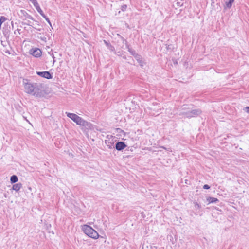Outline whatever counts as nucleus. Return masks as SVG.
I'll list each match as a JSON object with an SVG mask.
<instances>
[{"mask_svg":"<svg viewBox=\"0 0 249 249\" xmlns=\"http://www.w3.org/2000/svg\"><path fill=\"white\" fill-rule=\"evenodd\" d=\"M1 44L3 46H5V45H4V43H3V41H1Z\"/></svg>","mask_w":249,"mask_h":249,"instance_id":"nucleus-47","label":"nucleus"},{"mask_svg":"<svg viewBox=\"0 0 249 249\" xmlns=\"http://www.w3.org/2000/svg\"><path fill=\"white\" fill-rule=\"evenodd\" d=\"M85 121V120L84 119H83L82 117L79 116L78 120H77V121L76 122V124L77 125H79L80 126H81L83 124V123Z\"/></svg>","mask_w":249,"mask_h":249,"instance_id":"nucleus-20","label":"nucleus"},{"mask_svg":"<svg viewBox=\"0 0 249 249\" xmlns=\"http://www.w3.org/2000/svg\"><path fill=\"white\" fill-rule=\"evenodd\" d=\"M41 16L44 18L45 20H46V21L49 23V24L52 26V25H51V21L49 19V18H48V17L47 16H46L45 15V14L44 13V12L43 13V14H41Z\"/></svg>","mask_w":249,"mask_h":249,"instance_id":"nucleus-23","label":"nucleus"},{"mask_svg":"<svg viewBox=\"0 0 249 249\" xmlns=\"http://www.w3.org/2000/svg\"><path fill=\"white\" fill-rule=\"evenodd\" d=\"M4 196L5 198L7 197V194L6 193H4Z\"/></svg>","mask_w":249,"mask_h":249,"instance_id":"nucleus-46","label":"nucleus"},{"mask_svg":"<svg viewBox=\"0 0 249 249\" xmlns=\"http://www.w3.org/2000/svg\"><path fill=\"white\" fill-rule=\"evenodd\" d=\"M170 240L172 242L173 244H174L173 238L172 236H170Z\"/></svg>","mask_w":249,"mask_h":249,"instance_id":"nucleus-42","label":"nucleus"},{"mask_svg":"<svg viewBox=\"0 0 249 249\" xmlns=\"http://www.w3.org/2000/svg\"><path fill=\"white\" fill-rule=\"evenodd\" d=\"M116 132L119 133H124V131L123 130H122L121 128H117L116 129Z\"/></svg>","mask_w":249,"mask_h":249,"instance_id":"nucleus-35","label":"nucleus"},{"mask_svg":"<svg viewBox=\"0 0 249 249\" xmlns=\"http://www.w3.org/2000/svg\"><path fill=\"white\" fill-rule=\"evenodd\" d=\"M34 7L36 8V10L40 15L43 14V12L41 9L38 3H37L36 5H35Z\"/></svg>","mask_w":249,"mask_h":249,"instance_id":"nucleus-22","label":"nucleus"},{"mask_svg":"<svg viewBox=\"0 0 249 249\" xmlns=\"http://www.w3.org/2000/svg\"><path fill=\"white\" fill-rule=\"evenodd\" d=\"M21 24L22 25H27L28 26H32V25L31 24V22L29 20H28L27 22H22Z\"/></svg>","mask_w":249,"mask_h":249,"instance_id":"nucleus-33","label":"nucleus"},{"mask_svg":"<svg viewBox=\"0 0 249 249\" xmlns=\"http://www.w3.org/2000/svg\"><path fill=\"white\" fill-rule=\"evenodd\" d=\"M182 0H181V1L177 2L175 4H174L173 5V7L175 8L176 9H177L179 7H181L183 6V3L181 2Z\"/></svg>","mask_w":249,"mask_h":249,"instance_id":"nucleus-21","label":"nucleus"},{"mask_svg":"<svg viewBox=\"0 0 249 249\" xmlns=\"http://www.w3.org/2000/svg\"><path fill=\"white\" fill-rule=\"evenodd\" d=\"M7 18L4 16H1L0 18V25L1 26L2 24L5 22Z\"/></svg>","mask_w":249,"mask_h":249,"instance_id":"nucleus-26","label":"nucleus"},{"mask_svg":"<svg viewBox=\"0 0 249 249\" xmlns=\"http://www.w3.org/2000/svg\"><path fill=\"white\" fill-rule=\"evenodd\" d=\"M41 16L44 18L45 20H46V21L49 23V24L52 26V25H51V21L49 19V18H48V17L47 16H46L45 15V14L44 13V12L43 13V14H41Z\"/></svg>","mask_w":249,"mask_h":249,"instance_id":"nucleus-24","label":"nucleus"},{"mask_svg":"<svg viewBox=\"0 0 249 249\" xmlns=\"http://www.w3.org/2000/svg\"><path fill=\"white\" fill-rule=\"evenodd\" d=\"M126 148H127L125 150V151H133V146H129V147H127Z\"/></svg>","mask_w":249,"mask_h":249,"instance_id":"nucleus-34","label":"nucleus"},{"mask_svg":"<svg viewBox=\"0 0 249 249\" xmlns=\"http://www.w3.org/2000/svg\"><path fill=\"white\" fill-rule=\"evenodd\" d=\"M210 187H211L210 186H209L208 184H205L203 186V188L204 189H206V190L209 189L210 188Z\"/></svg>","mask_w":249,"mask_h":249,"instance_id":"nucleus-37","label":"nucleus"},{"mask_svg":"<svg viewBox=\"0 0 249 249\" xmlns=\"http://www.w3.org/2000/svg\"><path fill=\"white\" fill-rule=\"evenodd\" d=\"M126 48L128 49V51L130 53V54L133 55L134 57L135 56H136L138 53H136V51L132 49L131 48L129 47V45L128 44V46H126Z\"/></svg>","mask_w":249,"mask_h":249,"instance_id":"nucleus-18","label":"nucleus"},{"mask_svg":"<svg viewBox=\"0 0 249 249\" xmlns=\"http://www.w3.org/2000/svg\"><path fill=\"white\" fill-rule=\"evenodd\" d=\"M4 202V201L3 200H1V201H0V209L2 208V207L3 206V203Z\"/></svg>","mask_w":249,"mask_h":249,"instance_id":"nucleus-40","label":"nucleus"},{"mask_svg":"<svg viewBox=\"0 0 249 249\" xmlns=\"http://www.w3.org/2000/svg\"><path fill=\"white\" fill-rule=\"evenodd\" d=\"M142 249H143V248Z\"/></svg>","mask_w":249,"mask_h":249,"instance_id":"nucleus-54","label":"nucleus"},{"mask_svg":"<svg viewBox=\"0 0 249 249\" xmlns=\"http://www.w3.org/2000/svg\"><path fill=\"white\" fill-rule=\"evenodd\" d=\"M36 22V24L38 26H40V24H39V22L36 20H35V21Z\"/></svg>","mask_w":249,"mask_h":249,"instance_id":"nucleus-41","label":"nucleus"},{"mask_svg":"<svg viewBox=\"0 0 249 249\" xmlns=\"http://www.w3.org/2000/svg\"><path fill=\"white\" fill-rule=\"evenodd\" d=\"M6 53H8V54H10V52L9 51H6Z\"/></svg>","mask_w":249,"mask_h":249,"instance_id":"nucleus-48","label":"nucleus"},{"mask_svg":"<svg viewBox=\"0 0 249 249\" xmlns=\"http://www.w3.org/2000/svg\"><path fill=\"white\" fill-rule=\"evenodd\" d=\"M182 115H185L187 118H190L192 117V115L190 113V111L186 112H182Z\"/></svg>","mask_w":249,"mask_h":249,"instance_id":"nucleus-27","label":"nucleus"},{"mask_svg":"<svg viewBox=\"0 0 249 249\" xmlns=\"http://www.w3.org/2000/svg\"><path fill=\"white\" fill-rule=\"evenodd\" d=\"M127 147V145L126 144L125 142L122 141H118L116 142L113 147L118 151H122Z\"/></svg>","mask_w":249,"mask_h":249,"instance_id":"nucleus-8","label":"nucleus"},{"mask_svg":"<svg viewBox=\"0 0 249 249\" xmlns=\"http://www.w3.org/2000/svg\"><path fill=\"white\" fill-rule=\"evenodd\" d=\"M162 148L165 149V150H167L166 148L164 147H162Z\"/></svg>","mask_w":249,"mask_h":249,"instance_id":"nucleus-51","label":"nucleus"},{"mask_svg":"<svg viewBox=\"0 0 249 249\" xmlns=\"http://www.w3.org/2000/svg\"><path fill=\"white\" fill-rule=\"evenodd\" d=\"M37 75L47 79L53 78V73L49 71H36Z\"/></svg>","mask_w":249,"mask_h":249,"instance_id":"nucleus-7","label":"nucleus"},{"mask_svg":"<svg viewBox=\"0 0 249 249\" xmlns=\"http://www.w3.org/2000/svg\"><path fill=\"white\" fill-rule=\"evenodd\" d=\"M34 86L35 90L32 95L36 97H43L45 95V92L44 90L41 89L42 87V84L34 83Z\"/></svg>","mask_w":249,"mask_h":249,"instance_id":"nucleus-2","label":"nucleus"},{"mask_svg":"<svg viewBox=\"0 0 249 249\" xmlns=\"http://www.w3.org/2000/svg\"><path fill=\"white\" fill-rule=\"evenodd\" d=\"M202 111L200 109H193L190 111L192 115V117L197 116L202 113Z\"/></svg>","mask_w":249,"mask_h":249,"instance_id":"nucleus-13","label":"nucleus"},{"mask_svg":"<svg viewBox=\"0 0 249 249\" xmlns=\"http://www.w3.org/2000/svg\"><path fill=\"white\" fill-rule=\"evenodd\" d=\"M18 181V177L15 175H13L10 177V182L11 184L15 183L17 182Z\"/></svg>","mask_w":249,"mask_h":249,"instance_id":"nucleus-19","label":"nucleus"},{"mask_svg":"<svg viewBox=\"0 0 249 249\" xmlns=\"http://www.w3.org/2000/svg\"><path fill=\"white\" fill-rule=\"evenodd\" d=\"M81 129L84 132L88 133L89 130L94 129V125L90 122L86 120L84 121L81 126Z\"/></svg>","mask_w":249,"mask_h":249,"instance_id":"nucleus-5","label":"nucleus"},{"mask_svg":"<svg viewBox=\"0 0 249 249\" xmlns=\"http://www.w3.org/2000/svg\"><path fill=\"white\" fill-rule=\"evenodd\" d=\"M103 42L108 49H109L111 52H114L115 53V49L114 47L110 44V43L106 40H104Z\"/></svg>","mask_w":249,"mask_h":249,"instance_id":"nucleus-12","label":"nucleus"},{"mask_svg":"<svg viewBox=\"0 0 249 249\" xmlns=\"http://www.w3.org/2000/svg\"><path fill=\"white\" fill-rule=\"evenodd\" d=\"M173 62L174 64L175 65H177L178 64V61L176 59H173Z\"/></svg>","mask_w":249,"mask_h":249,"instance_id":"nucleus-39","label":"nucleus"},{"mask_svg":"<svg viewBox=\"0 0 249 249\" xmlns=\"http://www.w3.org/2000/svg\"><path fill=\"white\" fill-rule=\"evenodd\" d=\"M66 114L68 118L71 119L75 123L79 117L76 114L72 113L66 112Z\"/></svg>","mask_w":249,"mask_h":249,"instance_id":"nucleus-11","label":"nucleus"},{"mask_svg":"<svg viewBox=\"0 0 249 249\" xmlns=\"http://www.w3.org/2000/svg\"><path fill=\"white\" fill-rule=\"evenodd\" d=\"M206 200L208 202V204L216 203L219 201L217 198L211 196L207 197L206 198Z\"/></svg>","mask_w":249,"mask_h":249,"instance_id":"nucleus-14","label":"nucleus"},{"mask_svg":"<svg viewBox=\"0 0 249 249\" xmlns=\"http://www.w3.org/2000/svg\"><path fill=\"white\" fill-rule=\"evenodd\" d=\"M234 0H228V1L225 2V5L224 6V9L225 10L226 9H230L233 3L234 2Z\"/></svg>","mask_w":249,"mask_h":249,"instance_id":"nucleus-15","label":"nucleus"},{"mask_svg":"<svg viewBox=\"0 0 249 249\" xmlns=\"http://www.w3.org/2000/svg\"><path fill=\"white\" fill-rule=\"evenodd\" d=\"M123 57L124 59H126V56H124Z\"/></svg>","mask_w":249,"mask_h":249,"instance_id":"nucleus-49","label":"nucleus"},{"mask_svg":"<svg viewBox=\"0 0 249 249\" xmlns=\"http://www.w3.org/2000/svg\"><path fill=\"white\" fill-rule=\"evenodd\" d=\"M247 113L249 114V106L246 107L244 109Z\"/></svg>","mask_w":249,"mask_h":249,"instance_id":"nucleus-38","label":"nucleus"},{"mask_svg":"<svg viewBox=\"0 0 249 249\" xmlns=\"http://www.w3.org/2000/svg\"><path fill=\"white\" fill-rule=\"evenodd\" d=\"M185 181H185V183H187V180H186Z\"/></svg>","mask_w":249,"mask_h":249,"instance_id":"nucleus-53","label":"nucleus"},{"mask_svg":"<svg viewBox=\"0 0 249 249\" xmlns=\"http://www.w3.org/2000/svg\"><path fill=\"white\" fill-rule=\"evenodd\" d=\"M147 108H148V109H149V110H151V109H152V107H147Z\"/></svg>","mask_w":249,"mask_h":249,"instance_id":"nucleus-45","label":"nucleus"},{"mask_svg":"<svg viewBox=\"0 0 249 249\" xmlns=\"http://www.w3.org/2000/svg\"><path fill=\"white\" fill-rule=\"evenodd\" d=\"M82 230L86 234L92 238L97 239L99 237L98 233L90 226L83 225Z\"/></svg>","mask_w":249,"mask_h":249,"instance_id":"nucleus-1","label":"nucleus"},{"mask_svg":"<svg viewBox=\"0 0 249 249\" xmlns=\"http://www.w3.org/2000/svg\"><path fill=\"white\" fill-rule=\"evenodd\" d=\"M29 53L36 58H39L42 55V51L38 48H32L29 50Z\"/></svg>","mask_w":249,"mask_h":249,"instance_id":"nucleus-6","label":"nucleus"},{"mask_svg":"<svg viewBox=\"0 0 249 249\" xmlns=\"http://www.w3.org/2000/svg\"><path fill=\"white\" fill-rule=\"evenodd\" d=\"M193 203L194 204V206L195 207V210L196 211V213H199L200 209L202 208L201 205L200 204H199V203H198L196 201H194Z\"/></svg>","mask_w":249,"mask_h":249,"instance_id":"nucleus-17","label":"nucleus"},{"mask_svg":"<svg viewBox=\"0 0 249 249\" xmlns=\"http://www.w3.org/2000/svg\"><path fill=\"white\" fill-rule=\"evenodd\" d=\"M17 31L19 33V34H20V29H17Z\"/></svg>","mask_w":249,"mask_h":249,"instance_id":"nucleus-44","label":"nucleus"},{"mask_svg":"<svg viewBox=\"0 0 249 249\" xmlns=\"http://www.w3.org/2000/svg\"><path fill=\"white\" fill-rule=\"evenodd\" d=\"M157 103H153V105H154V106L155 105H157Z\"/></svg>","mask_w":249,"mask_h":249,"instance_id":"nucleus-50","label":"nucleus"},{"mask_svg":"<svg viewBox=\"0 0 249 249\" xmlns=\"http://www.w3.org/2000/svg\"><path fill=\"white\" fill-rule=\"evenodd\" d=\"M150 248L151 249H164V247H158L157 246H154V244L150 245Z\"/></svg>","mask_w":249,"mask_h":249,"instance_id":"nucleus-28","label":"nucleus"},{"mask_svg":"<svg viewBox=\"0 0 249 249\" xmlns=\"http://www.w3.org/2000/svg\"><path fill=\"white\" fill-rule=\"evenodd\" d=\"M20 13L21 14L20 18L23 19V20H26V19L28 18L35 21L34 18L31 15H29L25 10H21Z\"/></svg>","mask_w":249,"mask_h":249,"instance_id":"nucleus-9","label":"nucleus"},{"mask_svg":"<svg viewBox=\"0 0 249 249\" xmlns=\"http://www.w3.org/2000/svg\"><path fill=\"white\" fill-rule=\"evenodd\" d=\"M118 36H120V37L121 38L122 40L123 41V42H124V41H125V45L128 46V44L127 43V41L124 39L122 36L118 34Z\"/></svg>","mask_w":249,"mask_h":249,"instance_id":"nucleus-30","label":"nucleus"},{"mask_svg":"<svg viewBox=\"0 0 249 249\" xmlns=\"http://www.w3.org/2000/svg\"><path fill=\"white\" fill-rule=\"evenodd\" d=\"M28 81L29 80L27 79H23V84L25 89V92L28 94L32 95L35 90L34 83H29Z\"/></svg>","mask_w":249,"mask_h":249,"instance_id":"nucleus-3","label":"nucleus"},{"mask_svg":"<svg viewBox=\"0 0 249 249\" xmlns=\"http://www.w3.org/2000/svg\"><path fill=\"white\" fill-rule=\"evenodd\" d=\"M107 138L108 139L105 140V143L107 146L108 149H111L114 148V144L115 142H116V137L112 135H107Z\"/></svg>","mask_w":249,"mask_h":249,"instance_id":"nucleus-4","label":"nucleus"},{"mask_svg":"<svg viewBox=\"0 0 249 249\" xmlns=\"http://www.w3.org/2000/svg\"><path fill=\"white\" fill-rule=\"evenodd\" d=\"M35 29H36V30L38 31H41L42 29L41 28H36V27H34Z\"/></svg>","mask_w":249,"mask_h":249,"instance_id":"nucleus-43","label":"nucleus"},{"mask_svg":"<svg viewBox=\"0 0 249 249\" xmlns=\"http://www.w3.org/2000/svg\"><path fill=\"white\" fill-rule=\"evenodd\" d=\"M166 48L167 50L173 51V47L172 44H166Z\"/></svg>","mask_w":249,"mask_h":249,"instance_id":"nucleus-29","label":"nucleus"},{"mask_svg":"<svg viewBox=\"0 0 249 249\" xmlns=\"http://www.w3.org/2000/svg\"><path fill=\"white\" fill-rule=\"evenodd\" d=\"M52 51V50H51V52H49V54L52 56V57L53 58V63H54L55 62V57L54 56V54L53 53V52H51Z\"/></svg>","mask_w":249,"mask_h":249,"instance_id":"nucleus-32","label":"nucleus"},{"mask_svg":"<svg viewBox=\"0 0 249 249\" xmlns=\"http://www.w3.org/2000/svg\"><path fill=\"white\" fill-rule=\"evenodd\" d=\"M134 58L137 61L142 68L144 66V65L145 64L144 59H143L140 54H138L136 55V56H135Z\"/></svg>","mask_w":249,"mask_h":249,"instance_id":"nucleus-10","label":"nucleus"},{"mask_svg":"<svg viewBox=\"0 0 249 249\" xmlns=\"http://www.w3.org/2000/svg\"><path fill=\"white\" fill-rule=\"evenodd\" d=\"M41 16L44 18L45 20H46V21L49 23V24L52 26V25H51V21L49 19V18H48V17L47 16H46L45 15V14L44 13V12L43 13V14H41Z\"/></svg>","mask_w":249,"mask_h":249,"instance_id":"nucleus-25","label":"nucleus"},{"mask_svg":"<svg viewBox=\"0 0 249 249\" xmlns=\"http://www.w3.org/2000/svg\"><path fill=\"white\" fill-rule=\"evenodd\" d=\"M11 23H12V27H13V21H12Z\"/></svg>","mask_w":249,"mask_h":249,"instance_id":"nucleus-52","label":"nucleus"},{"mask_svg":"<svg viewBox=\"0 0 249 249\" xmlns=\"http://www.w3.org/2000/svg\"><path fill=\"white\" fill-rule=\"evenodd\" d=\"M127 7V6L126 4H124L121 6V9L122 11H126Z\"/></svg>","mask_w":249,"mask_h":249,"instance_id":"nucleus-31","label":"nucleus"},{"mask_svg":"<svg viewBox=\"0 0 249 249\" xmlns=\"http://www.w3.org/2000/svg\"><path fill=\"white\" fill-rule=\"evenodd\" d=\"M29 0L33 3L34 6L36 5L38 3L36 0Z\"/></svg>","mask_w":249,"mask_h":249,"instance_id":"nucleus-36","label":"nucleus"},{"mask_svg":"<svg viewBox=\"0 0 249 249\" xmlns=\"http://www.w3.org/2000/svg\"><path fill=\"white\" fill-rule=\"evenodd\" d=\"M22 184L21 183L15 184L12 186V189L16 192L18 191L22 187Z\"/></svg>","mask_w":249,"mask_h":249,"instance_id":"nucleus-16","label":"nucleus"}]
</instances>
